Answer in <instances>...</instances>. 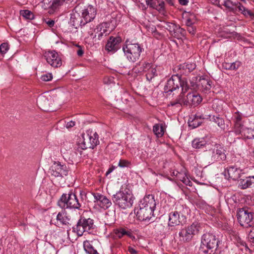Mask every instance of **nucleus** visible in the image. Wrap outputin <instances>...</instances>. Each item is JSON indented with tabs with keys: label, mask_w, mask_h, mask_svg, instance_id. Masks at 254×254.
Returning a JSON list of instances; mask_svg holds the SVG:
<instances>
[{
	"label": "nucleus",
	"mask_w": 254,
	"mask_h": 254,
	"mask_svg": "<svg viewBox=\"0 0 254 254\" xmlns=\"http://www.w3.org/2000/svg\"><path fill=\"white\" fill-rule=\"evenodd\" d=\"M156 206L154 196L148 194L144 196L140 201L139 208L135 209L134 212L140 220H149L153 216L154 211Z\"/></svg>",
	"instance_id": "nucleus-1"
},
{
	"label": "nucleus",
	"mask_w": 254,
	"mask_h": 254,
	"mask_svg": "<svg viewBox=\"0 0 254 254\" xmlns=\"http://www.w3.org/2000/svg\"><path fill=\"white\" fill-rule=\"evenodd\" d=\"M180 87H182V91L183 92H187L189 89L187 79L186 78H182L181 75L177 73V74L173 75L167 80L164 89L166 93L171 92L176 89H178Z\"/></svg>",
	"instance_id": "nucleus-2"
},
{
	"label": "nucleus",
	"mask_w": 254,
	"mask_h": 254,
	"mask_svg": "<svg viewBox=\"0 0 254 254\" xmlns=\"http://www.w3.org/2000/svg\"><path fill=\"white\" fill-rule=\"evenodd\" d=\"M134 197L127 191H119L112 196L114 204L122 209H127L132 206Z\"/></svg>",
	"instance_id": "nucleus-3"
},
{
	"label": "nucleus",
	"mask_w": 254,
	"mask_h": 254,
	"mask_svg": "<svg viewBox=\"0 0 254 254\" xmlns=\"http://www.w3.org/2000/svg\"><path fill=\"white\" fill-rule=\"evenodd\" d=\"M58 205L62 208L73 209H80L81 206L76 195L72 192L64 193L58 202Z\"/></svg>",
	"instance_id": "nucleus-4"
},
{
	"label": "nucleus",
	"mask_w": 254,
	"mask_h": 254,
	"mask_svg": "<svg viewBox=\"0 0 254 254\" xmlns=\"http://www.w3.org/2000/svg\"><path fill=\"white\" fill-rule=\"evenodd\" d=\"M94 228L93 219L81 217L76 226L73 227V231L75 232L78 236H82L84 232L91 233Z\"/></svg>",
	"instance_id": "nucleus-5"
},
{
	"label": "nucleus",
	"mask_w": 254,
	"mask_h": 254,
	"mask_svg": "<svg viewBox=\"0 0 254 254\" xmlns=\"http://www.w3.org/2000/svg\"><path fill=\"white\" fill-rule=\"evenodd\" d=\"M123 50L128 60L134 63L139 59L143 49L138 43H128L123 46Z\"/></svg>",
	"instance_id": "nucleus-6"
},
{
	"label": "nucleus",
	"mask_w": 254,
	"mask_h": 254,
	"mask_svg": "<svg viewBox=\"0 0 254 254\" xmlns=\"http://www.w3.org/2000/svg\"><path fill=\"white\" fill-rule=\"evenodd\" d=\"M77 144V149H86L87 148L93 149L94 147L99 144L98 135L96 132H90V133L83 134L82 140Z\"/></svg>",
	"instance_id": "nucleus-7"
},
{
	"label": "nucleus",
	"mask_w": 254,
	"mask_h": 254,
	"mask_svg": "<svg viewBox=\"0 0 254 254\" xmlns=\"http://www.w3.org/2000/svg\"><path fill=\"white\" fill-rule=\"evenodd\" d=\"M202 230L200 223L195 222L187 227L183 229L179 233V236L184 241H190L193 236L198 235Z\"/></svg>",
	"instance_id": "nucleus-8"
},
{
	"label": "nucleus",
	"mask_w": 254,
	"mask_h": 254,
	"mask_svg": "<svg viewBox=\"0 0 254 254\" xmlns=\"http://www.w3.org/2000/svg\"><path fill=\"white\" fill-rule=\"evenodd\" d=\"M111 23L105 22L97 26L94 30V34H92L94 41L96 42L104 39L111 33L114 29V27H111Z\"/></svg>",
	"instance_id": "nucleus-9"
},
{
	"label": "nucleus",
	"mask_w": 254,
	"mask_h": 254,
	"mask_svg": "<svg viewBox=\"0 0 254 254\" xmlns=\"http://www.w3.org/2000/svg\"><path fill=\"white\" fill-rule=\"evenodd\" d=\"M140 65V70L138 71L145 72L146 78L148 81H152V79L157 76L156 65L147 62H143Z\"/></svg>",
	"instance_id": "nucleus-10"
},
{
	"label": "nucleus",
	"mask_w": 254,
	"mask_h": 254,
	"mask_svg": "<svg viewBox=\"0 0 254 254\" xmlns=\"http://www.w3.org/2000/svg\"><path fill=\"white\" fill-rule=\"evenodd\" d=\"M68 169L65 164L61 162H54L50 169V173L55 177L63 178L67 175Z\"/></svg>",
	"instance_id": "nucleus-11"
},
{
	"label": "nucleus",
	"mask_w": 254,
	"mask_h": 254,
	"mask_svg": "<svg viewBox=\"0 0 254 254\" xmlns=\"http://www.w3.org/2000/svg\"><path fill=\"white\" fill-rule=\"evenodd\" d=\"M201 244L203 247H206L208 249L216 250L218 246V241L213 234L206 233L202 237Z\"/></svg>",
	"instance_id": "nucleus-12"
},
{
	"label": "nucleus",
	"mask_w": 254,
	"mask_h": 254,
	"mask_svg": "<svg viewBox=\"0 0 254 254\" xmlns=\"http://www.w3.org/2000/svg\"><path fill=\"white\" fill-rule=\"evenodd\" d=\"M44 56L47 63L54 67H60L62 64L61 58L55 51L47 52Z\"/></svg>",
	"instance_id": "nucleus-13"
},
{
	"label": "nucleus",
	"mask_w": 254,
	"mask_h": 254,
	"mask_svg": "<svg viewBox=\"0 0 254 254\" xmlns=\"http://www.w3.org/2000/svg\"><path fill=\"white\" fill-rule=\"evenodd\" d=\"M237 216L238 220L241 226L249 224L254 218V214L244 208L239 210Z\"/></svg>",
	"instance_id": "nucleus-14"
},
{
	"label": "nucleus",
	"mask_w": 254,
	"mask_h": 254,
	"mask_svg": "<svg viewBox=\"0 0 254 254\" xmlns=\"http://www.w3.org/2000/svg\"><path fill=\"white\" fill-rule=\"evenodd\" d=\"M97 13L96 8L91 5L85 7L82 10L81 16L86 24L92 21L95 17Z\"/></svg>",
	"instance_id": "nucleus-15"
},
{
	"label": "nucleus",
	"mask_w": 254,
	"mask_h": 254,
	"mask_svg": "<svg viewBox=\"0 0 254 254\" xmlns=\"http://www.w3.org/2000/svg\"><path fill=\"white\" fill-rule=\"evenodd\" d=\"M226 151L223 146L216 144L212 151V160L214 161H225L226 159Z\"/></svg>",
	"instance_id": "nucleus-16"
},
{
	"label": "nucleus",
	"mask_w": 254,
	"mask_h": 254,
	"mask_svg": "<svg viewBox=\"0 0 254 254\" xmlns=\"http://www.w3.org/2000/svg\"><path fill=\"white\" fill-rule=\"evenodd\" d=\"M122 39L120 37L111 36L106 45L105 49L108 52L115 53L120 48Z\"/></svg>",
	"instance_id": "nucleus-17"
},
{
	"label": "nucleus",
	"mask_w": 254,
	"mask_h": 254,
	"mask_svg": "<svg viewBox=\"0 0 254 254\" xmlns=\"http://www.w3.org/2000/svg\"><path fill=\"white\" fill-rule=\"evenodd\" d=\"M242 170L235 166H231L225 170L224 172L226 178L236 180L240 177Z\"/></svg>",
	"instance_id": "nucleus-18"
},
{
	"label": "nucleus",
	"mask_w": 254,
	"mask_h": 254,
	"mask_svg": "<svg viewBox=\"0 0 254 254\" xmlns=\"http://www.w3.org/2000/svg\"><path fill=\"white\" fill-rule=\"evenodd\" d=\"M186 92H183L176 98V99L172 100L170 102V105L171 106H176L180 107L183 106H188L187 97H185L184 94Z\"/></svg>",
	"instance_id": "nucleus-19"
},
{
	"label": "nucleus",
	"mask_w": 254,
	"mask_h": 254,
	"mask_svg": "<svg viewBox=\"0 0 254 254\" xmlns=\"http://www.w3.org/2000/svg\"><path fill=\"white\" fill-rule=\"evenodd\" d=\"M181 223L180 214L177 211H172L169 213L168 223L169 227H175L179 225Z\"/></svg>",
	"instance_id": "nucleus-20"
},
{
	"label": "nucleus",
	"mask_w": 254,
	"mask_h": 254,
	"mask_svg": "<svg viewBox=\"0 0 254 254\" xmlns=\"http://www.w3.org/2000/svg\"><path fill=\"white\" fill-rule=\"evenodd\" d=\"M203 119L204 118L202 115H191L188 121L189 126L192 128H196L202 124Z\"/></svg>",
	"instance_id": "nucleus-21"
},
{
	"label": "nucleus",
	"mask_w": 254,
	"mask_h": 254,
	"mask_svg": "<svg viewBox=\"0 0 254 254\" xmlns=\"http://www.w3.org/2000/svg\"><path fill=\"white\" fill-rule=\"evenodd\" d=\"M187 100L188 105H196L201 102V97L195 92L189 93L187 95Z\"/></svg>",
	"instance_id": "nucleus-22"
},
{
	"label": "nucleus",
	"mask_w": 254,
	"mask_h": 254,
	"mask_svg": "<svg viewBox=\"0 0 254 254\" xmlns=\"http://www.w3.org/2000/svg\"><path fill=\"white\" fill-rule=\"evenodd\" d=\"M70 22L72 26L76 28L79 26H82L85 25L82 16H80L78 13L71 14Z\"/></svg>",
	"instance_id": "nucleus-23"
},
{
	"label": "nucleus",
	"mask_w": 254,
	"mask_h": 254,
	"mask_svg": "<svg viewBox=\"0 0 254 254\" xmlns=\"http://www.w3.org/2000/svg\"><path fill=\"white\" fill-rule=\"evenodd\" d=\"M171 25L169 26L170 28L172 29L171 32L174 37L179 39L185 36V30L183 28H182L179 25L173 23H171Z\"/></svg>",
	"instance_id": "nucleus-24"
},
{
	"label": "nucleus",
	"mask_w": 254,
	"mask_h": 254,
	"mask_svg": "<svg viewBox=\"0 0 254 254\" xmlns=\"http://www.w3.org/2000/svg\"><path fill=\"white\" fill-rule=\"evenodd\" d=\"M240 131L235 132L237 134H241L245 138L252 139L254 138V128H247L242 126L239 128Z\"/></svg>",
	"instance_id": "nucleus-25"
},
{
	"label": "nucleus",
	"mask_w": 254,
	"mask_h": 254,
	"mask_svg": "<svg viewBox=\"0 0 254 254\" xmlns=\"http://www.w3.org/2000/svg\"><path fill=\"white\" fill-rule=\"evenodd\" d=\"M146 4L149 7L158 11L164 9V2L161 0H146Z\"/></svg>",
	"instance_id": "nucleus-26"
},
{
	"label": "nucleus",
	"mask_w": 254,
	"mask_h": 254,
	"mask_svg": "<svg viewBox=\"0 0 254 254\" xmlns=\"http://www.w3.org/2000/svg\"><path fill=\"white\" fill-rule=\"evenodd\" d=\"M198 88L202 92L206 93L211 88V84L209 81L204 78H200Z\"/></svg>",
	"instance_id": "nucleus-27"
},
{
	"label": "nucleus",
	"mask_w": 254,
	"mask_h": 254,
	"mask_svg": "<svg viewBox=\"0 0 254 254\" xmlns=\"http://www.w3.org/2000/svg\"><path fill=\"white\" fill-rule=\"evenodd\" d=\"M192 146L195 149L203 148L206 144V141L204 138H196L192 141Z\"/></svg>",
	"instance_id": "nucleus-28"
},
{
	"label": "nucleus",
	"mask_w": 254,
	"mask_h": 254,
	"mask_svg": "<svg viewBox=\"0 0 254 254\" xmlns=\"http://www.w3.org/2000/svg\"><path fill=\"white\" fill-rule=\"evenodd\" d=\"M235 122L234 132L240 131L239 128L243 126L241 123L242 116L239 112H236L234 115Z\"/></svg>",
	"instance_id": "nucleus-29"
},
{
	"label": "nucleus",
	"mask_w": 254,
	"mask_h": 254,
	"mask_svg": "<svg viewBox=\"0 0 254 254\" xmlns=\"http://www.w3.org/2000/svg\"><path fill=\"white\" fill-rule=\"evenodd\" d=\"M153 131L157 137H161L164 133L165 128L162 124H157L153 126Z\"/></svg>",
	"instance_id": "nucleus-30"
},
{
	"label": "nucleus",
	"mask_w": 254,
	"mask_h": 254,
	"mask_svg": "<svg viewBox=\"0 0 254 254\" xmlns=\"http://www.w3.org/2000/svg\"><path fill=\"white\" fill-rule=\"evenodd\" d=\"M115 234L116 237L119 238H121L123 236L127 235L129 237H131L132 233L130 231L127 230L123 228H119L114 230Z\"/></svg>",
	"instance_id": "nucleus-31"
},
{
	"label": "nucleus",
	"mask_w": 254,
	"mask_h": 254,
	"mask_svg": "<svg viewBox=\"0 0 254 254\" xmlns=\"http://www.w3.org/2000/svg\"><path fill=\"white\" fill-rule=\"evenodd\" d=\"M83 247L85 252L88 254H99L88 240L84 241Z\"/></svg>",
	"instance_id": "nucleus-32"
},
{
	"label": "nucleus",
	"mask_w": 254,
	"mask_h": 254,
	"mask_svg": "<svg viewBox=\"0 0 254 254\" xmlns=\"http://www.w3.org/2000/svg\"><path fill=\"white\" fill-rule=\"evenodd\" d=\"M241 66L240 62H235L232 63H224L222 67L224 69L228 70H236Z\"/></svg>",
	"instance_id": "nucleus-33"
},
{
	"label": "nucleus",
	"mask_w": 254,
	"mask_h": 254,
	"mask_svg": "<svg viewBox=\"0 0 254 254\" xmlns=\"http://www.w3.org/2000/svg\"><path fill=\"white\" fill-rule=\"evenodd\" d=\"M249 177L245 179H241L239 183V186L242 189H246L249 187H252V182H251Z\"/></svg>",
	"instance_id": "nucleus-34"
},
{
	"label": "nucleus",
	"mask_w": 254,
	"mask_h": 254,
	"mask_svg": "<svg viewBox=\"0 0 254 254\" xmlns=\"http://www.w3.org/2000/svg\"><path fill=\"white\" fill-rule=\"evenodd\" d=\"M57 219L62 224L66 225L68 223L69 219L66 216V214L64 212L62 211L58 213L57 216Z\"/></svg>",
	"instance_id": "nucleus-35"
},
{
	"label": "nucleus",
	"mask_w": 254,
	"mask_h": 254,
	"mask_svg": "<svg viewBox=\"0 0 254 254\" xmlns=\"http://www.w3.org/2000/svg\"><path fill=\"white\" fill-rule=\"evenodd\" d=\"M197 22L195 15L193 13L189 14L185 23L186 26L194 25Z\"/></svg>",
	"instance_id": "nucleus-36"
},
{
	"label": "nucleus",
	"mask_w": 254,
	"mask_h": 254,
	"mask_svg": "<svg viewBox=\"0 0 254 254\" xmlns=\"http://www.w3.org/2000/svg\"><path fill=\"white\" fill-rule=\"evenodd\" d=\"M99 205L101 207L106 209L109 208L112 205V202L110 200L107 198L106 196H104L102 199L101 200Z\"/></svg>",
	"instance_id": "nucleus-37"
},
{
	"label": "nucleus",
	"mask_w": 254,
	"mask_h": 254,
	"mask_svg": "<svg viewBox=\"0 0 254 254\" xmlns=\"http://www.w3.org/2000/svg\"><path fill=\"white\" fill-rule=\"evenodd\" d=\"M20 14L26 19L32 20L34 18V14L29 10H21Z\"/></svg>",
	"instance_id": "nucleus-38"
},
{
	"label": "nucleus",
	"mask_w": 254,
	"mask_h": 254,
	"mask_svg": "<svg viewBox=\"0 0 254 254\" xmlns=\"http://www.w3.org/2000/svg\"><path fill=\"white\" fill-rule=\"evenodd\" d=\"M182 67L187 68V72L190 73L195 68L196 65L194 63H184Z\"/></svg>",
	"instance_id": "nucleus-39"
},
{
	"label": "nucleus",
	"mask_w": 254,
	"mask_h": 254,
	"mask_svg": "<svg viewBox=\"0 0 254 254\" xmlns=\"http://www.w3.org/2000/svg\"><path fill=\"white\" fill-rule=\"evenodd\" d=\"M197 78L196 77H193L191 80H190V85L188 84L189 89H195L198 87V84L197 83Z\"/></svg>",
	"instance_id": "nucleus-40"
},
{
	"label": "nucleus",
	"mask_w": 254,
	"mask_h": 254,
	"mask_svg": "<svg viewBox=\"0 0 254 254\" xmlns=\"http://www.w3.org/2000/svg\"><path fill=\"white\" fill-rule=\"evenodd\" d=\"M130 165V162L124 159H121L118 163V166L121 168L128 167Z\"/></svg>",
	"instance_id": "nucleus-41"
},
{
	"label": "nucleus",
	"mask_w": 254,
	"mask_h": 254,
	"mask_svg": "<svg viewBox=\"0 0 254 254\" xmlns=\"http://www.w3.org/2000/svg\"><path fill=\"white\" fill-rule=\"evenodd\" d=\"M9 49V46L7 43H2L0 46V53L1 54H5Z\"/></svg>",
	"instance_id": "nucleus-42"
},
{
	"label": "nucleus",
	"mask_w": 254,
	"mask_h": 254,
	"mask_svg": "<svg viewBox=\"0 0 254 254\" xmlns=\"http://www.w3.org/2000/svg\"><path fill=\"white\" fill-rule=\"evenodd\" d=\"M187 174L185 170H182L179 172V173L178 174V176H177V179L182 182L183 181L184 179L187 177Z\"/></svg>",
	"instance_id": "nucleus-43"
},
{
	"label": "nucleus",
	"mask_w": 254,
	"mask_h": 254,
	"mask_svg": "<svg viewBox=\"0 0 254 254\" xmlns=\"http://www.w3.org/2000/svg\"><path fill=\"white\" fill-rule=\"evenodd\" d=\"M241 13L246 17H254V13L246 7H245V10H244Z\"/></svg>",
	"instance_id": "nucleus-44"
},
{
	"label": "nucleus",
	"mask_w": 254,
	"mask_h": 254,
	"mask_svg": "<svg viewBox=\"0 0 254 254\" xmlns=\"http://www.w3.org/2000/svg\"><path fill=\"white\" fill-rule=\"evenodd\" d=\"M53 78V75L51 73H48L42 75L41 77V79L44 81H49L52 80Z\"/></svg>",
	"instance_id": "nucleus-45"
},
{
	"label": "nucleus",
	"mask_w": 254,
	"mask_h": 254,
	"mask_svg": "<svg viewBox=\"0 0 254 254\" xmlns=\"http://www.w3.org/2000/svg\"><path fill=\"white\" fill-rule=\"evenodd\" d=\"M182 66H183V64H181L177 67L178 71H180V74H187L190 73L189 72H187V69H188L187 68H186L185 67H183Z\"/></svg>",
	"instance_id": "nucleus-46"
},
{
	"label": "nucleus",
	"mask_w": 254,
	"mask_h": 254,
	"mask_svg": "<svg viewBox=\"0 0 254 254\" xmlns=\"http://www.w3.org/2000/svg\"><path fill=\"white\" fill-rule=\"evenodd\" d=\"M94 199L97 201L98 204L101 202V200L102 199L104 195L99 193H93Z\"/></svg>",
	"instance_id": "nucleus-47"
},
{
	"label": "nucleus",
	"mask_w": 254,
	"mask_h": 254,
	"mask_svg": "<svg viewBox=\"0 0 254 254\" xmlns=\"http://www.w3.org/2000/svg\"><path fill=\"white\" fill-rule=\"evenodd\" d=\"M223 4L226 7L229 9H232L233 6H235V3H233L230 0H225Z\"/></svg>",
	"instance_id": "nucleus-48"
},
{
	"label": "nucleus",
	"mask_w": 254,
	"mask_h": 254,
	"mask_svg": "<svg viewBox=\"0 0 254 254\" xmlns=\"http://www.w3.org/2000/svg\"><path fill=\"white\" fill-rule=\"evenodd\" d=\"M235 6L238 11L241 13L244 10H245V7L240 2H235Z\"/></svg>",
	"instance_id": "nucleus-49"
},
{
	"label": "nucleus",
	"mask_w": 254,
	"mask_h": 254,
	"mask_svg": "<svg viewBox=\"0 0 254 254\" xmlns=\"http://www.w3.org/2000/svg\"><path fill=\"white\" fill-rule=\"evenodd\" d=\"M216 124H217L218 126L219 127L221 128H225V123L223 119L219 117V119H217Z\"/></svg>",
	"instance_id": "nucleus-50"
},
{
	"label": "nucleus",
	"mask_w": 254,
	"mask_h": 254,
	"mask_svg": "<svg viewBox=\"0 0 254 254\" xmlns=\"http://www.w3.org/2000/svg\"><path fill=\"white\" fill-rule=\"evenodd\" d=\"M248 238L254 243V227H253L248 234Z\"/></svg>",
	"instance_id": "nucleus-51"
},
{
	"label": "nucleus",
	"mask_w": 254,
	"mask_h": 254,
	"mask_svg": "<svg viewBox=\"0 0 254 254\" xmlns=\"http://www.w3.org/2000/svg\"><path fill=\"white\" fill-rule=\"evenodd\" d=\"M188 31L191 34L194 35L195 33L196 27L194 25L187 26Z\"/></svg>",
	"instance_id": "nucleus-52"
},
{
	"label": "nucleus",
	"mask_w": 254,
	"mask_h": 254,
	"mask_svg": "<svg viewBox=\"0 0 254 254\" xmlns=\"http://www.w3.org/2000/svg\"><path fill=\"white\" fill-rule=\"evenodd\" d=\"M182 182L187 186H192V183L188 177H186Z\"/></svg>",
	"instance_id": "nucleus-53"
},
{
	"label": "nucleus",
	"mask_w": 254,
	"mask_h": 254,
	"mask_svg": "<svg viewBox=\"0 0 254 254\" xmlns=\"http://www.w3.org/2000/svg\"><path fill=\"white\" fill-rule=\"evenodd\" d=\"M113 81V78L112 77H106L104 79V82L105 84H110Z\"/></svg>",
	"instance_id": "nucleus-54"
},
{
	"label": "nucleus",
	"mask_w": 254,
	"mask_h": 254,
	"mask_svg": "<svg viewBox=\"0 0 254 254\" xmlns=\"http://www.w3.org/2000/svg\"><path fill=\"white\" fill-rule=\"evenodd\" d=\"M75 122L73 121H70L66 123V127L67 128H71L75 126Z\"/></svg>",
	"instance_id": "nucleus-55"
},
{
	"label": "nucleus",
	"mask_w": 254,
	"mask_h": 254,
	"mask_svg": "<svg viewBox=\"0 0 254 254\" xmlns=\"http://www.w3.org/2000/svg\"><path fill=\"white\" fill-rule=\"evenodd\" d=\"M63 0H54L53 4L55 5V6L60 5L63 2Z\"/></svg>",
	"instance_id": "nucleus-56"
},
{
	"label": "nucleus",
	"mask_w": 254,
	"mask_h": 254,
	"mask_svg": "<svg viewBox=\"0 0 254 254\" xmlns=\"http://www.w3.org/2000/svg\"><path fill=\"white\" fill-rule=\"evenodd\" d=\"M219 118V117L215 116H209L210 120L212 122L215 123L216 124L217 119H218Z\"/></svg>",
	"instance_id": "nucleus-57"
},
{
	"label": "nucleus",
	"mask_w": 254,
	"mask_h": 254,
	"mask_svg": "<svg viewBox=\"0 0 254 254\" xmlns=\"http://www.w3.org/2000/svg\"><path fill=\"white\" fill-rule=\"evenodd\" d=\"M128 251L131 254H137V251L135 250H134L133 248H132L130 247H128Z\"/></svg>",
	"instance_id": "nucleus-58"
},
{
	"label": "nucleus",
	"mask_w": 254,
	"mask_h": 254,
	"mask_svg": "<svg viewBox=\"0 0 254 254\" xmlns=\"http://www.w3.org/2000/svg\"><path fill=\"white\" fill-rule=\"evenodd\" d=\"M46 23L49 27H52L54 25L55 21L53 20H50L47 21Z\"/></svg>",
	"instance_id": "nucleus-59"
},
{
	"label": "nucleus",
	"mask_w": 254,
	"mask_h": 254,
	"mask_svg": "<svg viewBox=\"0 0 254 254\" xmlns=\"http://www.w3.org/2000/svg\"><path fill=\"white\" fill-rule=\"evenodd\" d=\"M179 1L182 5H186L189 2L188 0H179Z\"/></svg>",
	"instance_id": "nucleus-60"
},
{
	"label": "nucleus",
	"mask_w": 254,
	"mask_h": 254,
	"mask_svg": "<svg viewBox=\"0 0 254 254\" xmlns=\"http://www.w3.org/2000/svg\"><path fill=\"white\" fill-rule=\"evenodd\" d=\"M83 53H84V52H83V50L81 48H79L77 51V54L79 57L82 56L83 55Z\"/></svg>",
	"instance_id": "nucleus-61"
},
{
	"label": "nucleus",
	"mask_w": 254,
	"mask_h": 254,
	"mask_svg": "<svg viewBox=\"0 0 254 254\" xmlns=\"http://www.w3.org/2000/svg\"><path fill=\"white\" fill-rule=\"evenodd\" d=\"M180 172L177 170H173V172L171 173V174L172 176H178V174Z\"/></svg>",
	"instance_id": "nucleus-62"
},
{
	"label": "nucleus",
	"mask_w": 254,
	"mask_h": 254,
	"mask_svg": "<svg viewBox=\"0 0 254 254\" xmlns=\"http://www.w3.org/2000/svg\"><path fill=\"white\" fill-rule=\"evenodd\" d=\"M251 182H252V187H254V176H249Z\"/></svg>",
	"instance_id": "nucleus-63"
},
{
	"label": "nucleus",
	"mask_w": 254,
	"mask_h": 254,
	"mask_svg": "<svg viewBox=\"0 0 254 254\" xmlns=\"http://www.w3.org/2000/svg\"><path fill=\"white\" fill-rule=\"evenodd\" d=\"M46 99L45 98H41L39 99V104L42 106V102L46 101Z\"/></svg>",
	"instance_id": "nucleus-64"
}]
</instances>
